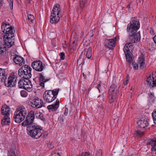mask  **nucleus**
Wrapping results in <instances>:
<instances>
[{"mask_svg":"<svg viewBox=\"0 0 156 156\" xmlns=\"http://www.w3.org/2000/svg\"><path fill=\"white\" fill-rule=\"evenodd\" d=\"M35 115L36 117L40 119L42 121L45 120V118L43 116V114L40 112L37 111L35 112V114L34 113V116Z\"/></svg>","mask_w":156,"mask_h":156,"instance_id":"obj_28","label":"nucleus"},{"mask_svg":"<svg viewBox=\"0 0 156 156\" xmlns=\"http://www.w3.org/2000/svg\"><path fill=\"white\" fill-rule=\"evenodd\" d=\"M102 95H99L98 97V98H99V97H102Z\"/></svg>","mask_w":156,"mask_h":156,"instance_id":"obj_59","label":"nucleus"},{"mask_svg":"<svg viewBox=\"0 0 156 156\" xmlns=\"http://www.w3.org/2000/svg\"><path fill=\"white\" fill-rule=\"evenodd\" d=\"M11 27H12V26H11L9 24L5 23H2L1 29L2 31H5V30L10 28Z\"/></svg>","mask_w":156,"mask_h":156,"instance_id":"obj_30","label":"nucleus"},{"mask_svg":"<svg viewBox=\"0 0 156 156\" xmlns=\"http://www.w3.org/2000/svg\"><path fill=\"white\" fill-rule=\"evenodd\" d=\"M134 134L135 135H136V136H141L144 135V132H142L140 130H138L135 132Z\"/></svg>","mask_w":156,"mask_h":156,"instance_id":"obj_36","label":"nucleus"},{"mask_svg":"<svg viewBox=\"0 0 156 156\" xmlns=\"http://www.w3.org/2000/svg\"><path fill=\"white\" fill-rule=\"evenodd\" d=\"M9 116H5L3 117L1 122L2 125H9L10 123V119Z\"/></svg>","mask_w":156,"mask_h":156,"instance_id":"obj_27","label":"nucleus"},{"mask_svg":"<svg viewBox=\"0 0 156 156\" xmlns=\"http://www.w3.org/2000/svg\"><path fill=\"white\" fill-rule=\"evenodd\" d=\"M7 74L6 73L5 69L0 68V82H4L5 86L7 87H12L15 86L16 84L17 77L16 75H12L9 76L7 81Z\"/></svg>","mask_w":156,"mask_h":156,"instance_id":"obj_2","label":"nucleus"},{"mask_svg":"<svg viewBox=\"0 0 156 156\" xmlns=\"http://www.w3.org/2000/svg\"><path fill=\"white\" fill-rule=\"evenodd\" d=\"M132 43L129 42L125 44L123 48V51L125 53L132 54L134 47Z\"/></svg>","mask_w":156,"mask_h":156,"instance_id":"obj_14","label":"nucleus"},{"mask_svg":"<svg viewBox=\"0 0 156 156\" xmlns=\"http://www.w3.org/2000/svg\"><path fill=\"white\" fill-rule=\"evenodd\" d=\"M150 33L152 35H154L155 34L154 30L152 28H151Z\"/></svg>","mask_w":156,"mask_h":156,"instance_id":"obj_49","label":"nucleus"},{"mask_svg":"<svg viewBox=\"0 0 156 156\" xmlns=\"http://www.w3.org/2000/svg\"><path fill=\"white\" fill-rule=\"evenodd\" d=\"M140 27L139 20L136 17H132L130 23L127 25L126 31L128 33H136Z\"/></svg>","mask_w":156,"mask_h":156,"instance_id":"obj_4","label":"nucleus"},{"mask_svg":"<svg viewBox=\"0 0 156 156\" xmlns=\"http://www.w3.org/2000/svg\"><path fill=\"white\" fill-rule=\"evenodd\" d=\"M69 112V110L66 107L64 111V115L65 116L67 115Z\"/></svg>","mask_w":156,"mask_h":156,"instance_id":"obj_46","label":"nucleus"},{"mask_svg":"<svg viewBox=\"0 0 156 156\" xmlns=\"http://www.w3.org/2000/svg\"><path fill=\"white\" fill-rule=\"evenodd\" d=\"M2 0H0V8L2 6Z\"/></svg>","mask_w":156,"mask_h":156,"instance_id":"obj_56","label":"nucleus"},{"mask_svg":"<svg viewBox=\"0 0 156 156\" xmlns=\"http://www.w3.org/2000/svg\"><path fill=\"white\" fill-rule=\"evenodd\" d=\"M51 13L61 15V10L59 4H56L54 5Z\"/></svg>","mask_w":156,"mask_h":156,"instance_id":"obj_19","label":"nucleus"},{"mask_svg":"<svg viewBox=\"0 0 156 156\" xmlns=\"http://www.w3.org/2000/svg\"><path fill=\"white\" fill-rule=\"evenodd\" d=\"M58 92V90L56 89L46 90L43 94L44 101L48 103L52 102L56 98Z\"/></svg>","mask_w":156,"mask_h":156,"instance_id":"obj_5","label":"nucleus"},{"mask_svg":"<svg viewBox=\"0 0 156 156\" xmlns=\"http://www.w3.org/2000/svg\"><path fill=\"white\" fill-rule=\"evenodd\" d=\"M126 56V59L127 62L129 63H131L132 61V54H128L125 53Z\"/></svg>","mask_w":156,"mask_h":156,"instance_id":"obj_33","label":"nucleus"},{"mask_svg":"<svg viewBox=\"0 0 156 156\" xmlns=\"http://www.w3.org/2000/svg\"><path fill=\"white\" fill-rule=\"evenodd\" d=\"M15 111L25 116L27 115V110L25 107L22 105L18 106Z\"/></svg>","mask_w":156,"mask_h":156,"instance_id":"obj_17","label":"nucleus"},{"mask_svg":"<svg viewBox=\"0 0 156 156\" xmlns=\"http://www.w3.org/2000/svg\"><path fill=\"white\" fill-rule=\"evenodd\" d=\"M138 62L140 65V67L141 69H143L145 67V58L143 55H141L139 57Z\"/></svg>","mask_w":156,"mask_h":156,"instance_id":"obj_22","label":"nucleus"},{"mask_svg":"<svg viewBox=\"0 0 156 156\" xmlns=\"http://www.w3.org/2000/svg\"><path fill=\"white\" fill-rule=\"evenodd\" d=\"M155 77H156V78L155 79V80H156V81H154V82L153 84H154L153 85L155 84V85L156 86V76H155Z\"/></svg>","mask_w":156,"mask_h":156,"instance_id":"obj_57","label":"nucleus"},{"mask_svg":"<svg viewBox=\"0 0 156 156\" xmlns=\"http://www.w3.org/2000/svg\"><path fill=\"white\" fill-rule=\"evenodd\" d=\"M23 82V79H21L19 80L18 83V86L19 88L25 89V86H24Z\"/></svg>","mask_w":156,"mask_h":156,"instance_id":"obj_34","label":"nucleus"},{"mask_svg":"<svg viewBox=\"0 0 156 156\" xmlns=\"http://www.w3.org/2000/svg\"><path fill=\"white\" fill-rule=\"evenodd\" d=\"M20 95L22 97H26L28 95V93L25 90H22L20 91Z\"/></svg>","mask_w":156,"mask_h":156,"instance_id":"obj_38","label":"nucleus"},{"mask_svg":"<svg viewBox=\"0 0 156 156\" xmlns=\"http://www.w3.org/2000/svg\"><path fill=\"white\" fill-rule=\"evenodd\" d=\"M87 4V0H80V8L83 9L85 7Z\"/></svg>","mask_w":156,"mask_h":156,"instance_id":"obj_29","label":"nucleus"},{"mask_svg":"<svg viewBox=\"0 0 156 156\" xmlns=\"http://www.w3.org/2000/svg\"><path fill=\"white\" fill-rule=\"evenodd\" d=\"M147 145H151V154L153 156H156V136L154 137L153 140L147 142Z\"/></svg>","mask_w":156,"mask_h":156,"instance_id":"obj_11","label":"nucleus"},{"mask_svg":"<svg viewBox=\"0 0 156 156\" xmlns=\"http://www.w3.org/2000/svg\"><path fill=\"white\" fill-rule=\"evenodd\" d=\"M92 55V48L91 47H89L87 51L86 54V57L88 59H90Z\"/></svg>","mask_w":156,"mask_h":156,"instance_id":"obj_31","label":"nucleus"},{"mask_svg":"<svg viewBox=\"0 0 156 156\" xmlns=\"http://www.w3.org/2000/svg\"><path fill=\"white\" fill-rule=\"evenodd\" d=\"M127 7L128 9L130 8V5L129 4V5H127Z\"/></svg>","mask_w":156,"mask_h":156,"instance_id":"obj_58","label":"nucleus"},{"mask_svg":"<svg viewBox=\"0 0 156 156\" xmlns=\"http://www.w3.org/2000/svg\"><path fill=\"white\" fill-rule=\"evenodd\" d=\"M149 46L150 49L153 50L156 48V44L154 42L150 43L149 44Z\"/></svg>","mask_w":156,"mask_h":156,"instance_id":"obj_37","label":"nucleus"},{"mask_svg":"<svg viewBox=\"0 0 156 156\" xmlns=\"http://www.w3.org/2000/svg\"><path fill=\"white\" fill-rule=\"evenodd\" d=\"M81 58V56H80L79 57V59H78L77 60V64L78 65L79 64V65H80L81 64V60H80Z\"/></svg>","mask_w":156,"mask_h":156,"instance_id":"obj_48","label":"nucleus"},{"mask_svg":"<svg viewBox=\"0 0 156 156\" xmlns=\"http://www.w3.org/2000/svg\"><path fill=\"white\" fill-rule=\"evenodd\" d=\"M83 76H84V75L83 73Z\"/></svg>","mask_w":156,"mask_h":156,"instance_id":"obj_62","label":"nucleus"},{"mask_svg":"<svg viewBox=\"0 0 156 156\" xmlns=\"http://www.w3.org/2000/svg\"><path fill=\"white\" fill-rule=\"evenodd\" d=\"M117 38V37H116L113 39H106L105 41V47L110 49H114Z\"/></svg>","mask_w":156,"mask_h":156,"instance_id":"obj_8","label":"nucleus"},{"mask_svg":"<svg viewBox=\"0 0 156 156\" xmlns=\"http://www.w3.org/2000/svg\"><path fill=\"white\" fill-rule=\"evenodd\" d=\"M28 19L29 21L31 23L33 21L34 19V16L31 14H29L28 16Z\"/></svg>","mask_w":156,"mask_h":156,"instance_id":"obj_40","label":"nucleus"},{"mask_svg":"<svg viewBox=\"0 0 156 156\" xmlns=\"http://www.w3.org/2000/svg\"><path fill=\"white\" fill-rule=\"evenodd\" d=\"M29 103L30 105L32 107L36 109L40 108L43 106V101L37 97L31 99Z\"/></svg>","mask_w":156,"mask_h":156,"instance_id":"obj_6","label":"nucleus"},{"mask_svg":"<svg viewBox=\"0 0 156 156\" xmlns=\"http://www.w3.org/2000/svg\"><path fill=\"white\" fill-rule=\"evenodd\" d=\"M51 156H61L58 153H55L51 154Z\"/></svg>","mask_w":156,"mask_h":156,"instance_id":"obj_52","label":"nucleus"},{"mask_svg":"<svg viewBox=\"0 0 156 156\" xmlns=\"http://www.w3.org/2000/svg\"><path fill=\"white\" fill-rule=\"evenodd\" d=\"M149 97L150 98L153 99L154 98V96L152 93H150V94L149 95Z\"/></svg>","mask_w":156,"mask_h":156,"instance_id":"obj_50","label":"nucleus"},{"mask_svg":"<svg viewBox=\"0 0 156 156\" xmlns=\"http://www.w3.org/2000/svg\"><path fill=\"white\" fill-rule=\"evenodd\" d=\"M32 87V85L31 82H30V84H28L25 87V89L26 90L30 89Z\"/></svg>","mask_w":156,"mask_h":156,"instance_id":"obj_44","label":"nucleus"},{"mask_svg":"<svg viewBox=\"0 0 156 156\" xmlns=\"http://www.w3.org/2000/svg\"><path fill=\"white\" fill-rule=\"evenodd\" d=\"M31 66L34 69L38 72L42 71L44 69V65L40 60H36L33 62Z\"/></svg>","mask_w":156,"mask_h":156,"instance_id":"obj_7","label":"nucleus"},{"mask_svg":"<svg viewBox=\"0 0 156 156\" xmlns=\"http://www.w3.org/2000/svg\"><path fill=\"white\" fill-rule=\"evenodd\" d=\"M101 85L100 84V83L98 84L97 85V88L98 89L99 92H100V90L101 89Z\"/></svg>","mask_w":156,"mask_h":156,"instance_id":"obj_54","label":"nucleus"},{"mask_svg":"<svg viewBox=\"0 0 156 156\" xmlns=\"http://www.w3.org/2000/svg\"><path fill=\"white\" fill-rule=\"evenodd\" d=\"M152 116L154 123L156 124V110L152 112Z\"/></svg>","mask_w":156,"mask_h":156,"instance_id":"obj_39","label":"nucleus"},{"mask_svg":"<svg viewBox=\"0 0 156 156\" xmlns=\"http://www.w3.org/2000/svg\"><path fill=\"white\" fill-rule=\"evenodd\" d=\"M102 150L101 149L98 150L96 152L95 156H102Z\"/></svg>","mask_w":156,"mask_h":156,"instance_id":"obj_42","label":"nucleus"},{"mask_svg":"<svg viewBox=\"0 0 156 156\" xmlns=\"http://www.w3.org/2000/svg\"><path fill=\"white\" fill-rule=\"evenodd\" d=\"M4 41L5 45H6L8 48H10L14 44L15 40L13 38L14 35L10 36L9 35H6V37H5L4 35Z\"/></svg>","mask_w":156,"mask_h":156,"instance_id":"obj_9","label":"nucleus"},{"mask_svg":"<svg viewBox=\"0 0 156 156\" xmlns=\"http://www.w3.org/2000/svg\"><path fill=\"white\" fill-rule=\"evenodd\" d=\"M47 147L50 149H52L54 148L53 143L52 141H49L47 144Z\"/></svg>","mask_w":156,"mask_h":156,"instance_id":"obj_35","label":"nucleus"},{"mask_svg":"<svg viewBox=\"0 0 156 156\" xmlns=\"http://www.w3.org/2000/svg\"><path fill=\"white\" fill-rule=\"evenodd\" d=\"M6 51L5 46V45L2 44V43L0 41V54L4 53Z\"/></svg>","mask_w":156,"mask_h":156,"instance_id":"obj_32","label":"nucleus"},{"mask_svg":"<svg viewBox=\"0 0 156 156\" xmlns=\"http://www.w3.org/2000/svg\"><path fill=\"white\" fill-rule=\"evenodd\" d=\"M155 79L154 77L153 76H151V75H150L147 78V84L149 85V86L150 87H156L155 85V84L153 85V83L154 81H155Z\"/></svg>","mask_w":156,"mask_h":156,"instance_id":"obj_21","label":"nucleus"},{"mask_svg":"<svg viewBox=\"0 0 156 156\" xmlns=\"http://www.w3.org/2000/svg\"><path fill=\"white\" fill-rule=\"evenodd\" d=\"M25 117V116L15 111L14 114L13 120L16 123H19L23 121Z\"/></svg>","mask_w":156,"mask_h":156,"instance_id":"obj_12","label":"nucleus"},{"mask_svg":"<svg viewBox=\"0 0 156 156\" xmlns=\"http://www.w3.org/2000/svg\"><path fill=\"white\" fill-rule=\"evenodd\" d=\"M13 60L16 64L19 65L20 66H22L25 65H24L25 60L22 57L18 55H16L13 58Z\"/></svg>","mask_w":156,"mask_h":156,"instance_id":"obj_15","label":"nucleus"},{"mask_svg":"<svg viewBox=\"0 0 156 156\" xmlns=\"http://www.w3.org/2000/svg\"><path fill=\"white\" fill-rule=\"evenodd\" d=\"M129 40L131 43L137 42L139 41L140 39V34L139 32L137 33H129Z\"/></svg>","mask_w":156,"mask_h":156,"instance_id":"obj_10","label":"nucleus"},{"mask_svg":"<svg viewBox=\"0 0 156 156\" xmlns=\"http://www.w3.org/2000/svg\"><path fill=\"white\" fill-rule=\"evenodd\" d=\"M48 80L45 79L41 73L39 74V82L40 85L42 87H44V83Z\"/></svg>","mask_w":156,"mask_h":156,"instance_id":"obj_25","label":"nucleus"},{"mask_svg":"<svg viewBox=\"0 0 156 156\" xmlns=\"http://www.w3.org/2000/svg\"><path fill=\"white\" fill-rule=\"evenodd\" d=\"M139 1H140V0H139Z\"/></svg>","mask_w":156,"mask_h":156,"instance_id":"obj_63","label":"nucleus"},{"mask_svg":"<svg viewBox=\"0 0 156 156\" xmlns=\"http://www.w3.org/2000/svg\"><path fill=\"white\" fill-rule=\"evenodd\" d=\"M90 154L89 152H83L80 154L79 155V156H90Z\"/></svg>","mask_w":156,"mask_h":156,"instance_id":"obj_41","label":"nucleus"},{"mask_svg":"<svg viewBox=\"0 0 156 156\" xmlns=\"http://www.w3.org/2000/svg\"><path fill=\"white\" fill-rule=\"evenodd\" d=\"M9 156H16L15 152L14 151H12Z\"/></svg>","mask_w":156,"mask_h":156,"instance_id":"obj_51","label":"nucleus"},{"mask_svg":"<svg viewBox=\"0 0 156 156\" xmlns=\"http://www.w3.org/2000/svg\"><path fill=\"white\" fill-rule=\"evenodd\" d=\"M109 96H108L109 102L110 103H112L116 101L117 97L116 94H113V93H109Z\"/></svg>","mask_w":156,"mask_h":156,"instance_id":"obj_26","label":"nucleus"},{"mask_svg":"<svg viewBox=\"0 0 156 156\" xmlns=\"http://www.w3.org/2000/svg\"><path fill=\"white\" fill-rule=\"evenodd\" d=\"M59 101L58 99L56 100L55 103L47 106L48 109L51 111H54L57 110L59 106Z\"/></svg>","mask_w":156,"mask_h":156,"instance_id":"obj_18","label":"nucleus"},{"mask_svg":"<svg viewBox=\"0 0 156 156\" xmlns=\"http://www.w3.org/2000/svg\"><path fill=\"white\" fill-rule=\"evenodd\" d=\"M8 2L9 3L10 8L12 9H13V0H7Z\"/></svg>","mask_w":156,"mask_h":156,"instance_id":"obj_43","label":"nucleus"},{"mask_svg":"<svg viewBox=\"0 0 156 156\" xmlns=\"http://www.w3.org/2000/svg\"><path fill=\"white\" fill-rule=\"evenodd\" d=\"M61 59L63 60L65 58V54L63 52H61L59 54Z\"/></svg>","mask_w":156,"mask_h":156,"instance_id":"obj_45","label":"nucleus"},{"mask_svg":"<svg viewBox=\"0 0 156 156\" xmlns=\"http://www.w3.org/2000/svg\"><path fill=\"white\" fill-rule=\"evenodd\" d=\"M32 69L28 65H25L22 66L18 70V73L20 77L23 78L24 86H26L28 84H30L29 79L32 76L31 71Z\"/></svg>","mask_w":156,"mask_h":156,"instance_id":"obj_3","label":"nucleus"},{"mask_svg":"<svg viewBox=\"0 0 156 156\" xmlns=\"http://www.w3.org/2000/svg\"><path fill=\"white\" fill-rule=\"evenodd\" d=\"M34 118V111H31L27 115L25 120L22 123V126H27L28 134L36 139L40 137L43 138L47 136V134L43 133V130L41 126L32 123Z\"/></svg>","mask_w":156,"mask_h":156,"instance_id":"obj_1","label":"nucleus"},{"mask_svg":"<svg viewBox=\"0 0 156 156\" xmlns=\"http://www.w3.org/2000/svg\"><path fill=\"white\" fill-rule=\"evenodd\" d=\"M76 45H74L73 46V47H76Z\"/></svg>","mask_w":156,"mask_h":156,"instance_id":"obj_61","label":"nucleus"},{"mask_svg":"<svg viewBox=\"0 0 156 156\" xmlns=\"http://www.w3.org/2000/svg\"><path fill=\"white\" fill-rule=\"evenodd\" d=\"M75 43V41H74L73 42V44H74Z\"/></svg>","mask_w":156,"mask_h":156,"instance_id":"obj_60","label":"nucleus"},{"mask_svg":"<svg viewBox=\"0 0 156 156\" xmlns=\"http://www.w3.org/2000/svg\"><path fill=\"white\" fill-rule=\"evenodd\" d=\"M118 91L116 84L113 83L110 86L109 93H113V94H116Z\"/></svg>","mask_w":156,"mask_h":156,"instance_id":"obj_23","label":"nucleus"},{"mask_svg":"<svg viewBox=\"0 0 156 156\" xmlns=\"http://www.w3.org/2000/svg\"><path fill=\"white\" fill-rule=\"evenodd\" d=\"M153 40L154 41V42L156 44V35L155 36L153 37Z\"/></svg>","mask_w":156,"mask_h":156,"instance_id":"obj_55","label":"nucleus"},{"mask_svg":"<svg viewBox=\"0 0 156 156\" xmlns=\"http://www.w3.org/2000/svg\"><path fill=\"white\" fill-rule=\"evenodd\" d=\"M129 80V78H127L126 81L124 82V84L125 85H126L127 84Z\"/></svg>","mask_w":156,"mask_h":156,"instance_id":"obj_53","label":"nucleus"},{"mask_svg":"<svg viewBox=\"0 0 156 156\" xmlns=\"http://www.w3.org/2000/svg\"><path fill=\"white\" fill-rule=\"evenodd\" d=\"M10 111V108L7 105H2L1 108V112L3 115L9 116Z\"/></svg>","mask_w":156,"mask_h":156,"instance_id":"obj_20","label":"nucleus"},{"mask_svg":"<svg viewBox=\"0 0 156 156\" xmlns=\"http://www.w3.org/2000/svg\"><path fill=\"white\" fill-rule=\"evenodd\" d=\"M139 127L141 129H145L149 125V123L147 118H142L137 122Z\"/></svg>","mask_w":156,"mask_h":156,"instance_id":"obj_13","label":"nucleus"},{"mask_svg":"<svg viewBox=\"0 0 156 156\" xmlns=\"http://www.w3.org/2000/svg\"><path fill=\"white\" fill-rule=\"evenodd\" d=\"M62 17V15H58L51 13L50 16V22L52 24L57 23L59 21L60 18Z\"/></svg>","mask_w":156,"mask_h":156,"instance_id":"obj_16","label":"nucleus"},{"mask_svg":"<svg viewBox=\"0 0 156 156\" xmlns=\"http://www.w3.org/2000/svg\"><path fill=\"white\" fill-rule=\"evenodd\" d=\"M5 34V36H6V35H9L10 36L14 35V34L15 32V30L14 29V27L13 26L12 27H11L10 28L7 29L5 30V31H2Z\"/></svg>","mask_w":156,"mask_h":156,"instance_id":"obj_24","label":"nucleus"},{"mask_svg":"<svg viewBox=\"0 0 156 156\" xmlns=\"http://www.w3.org/2000/svg\"><path fill=\"white\" fill-rule=\"evenodd\" d=\"M133 69L135 70H137L138 69V65L137 63H135L133 65Z\"/></svg>","mask_w":156,"mask_h":156,"instance_id":"obj_47","label":"nucleus"}]
</instances>
